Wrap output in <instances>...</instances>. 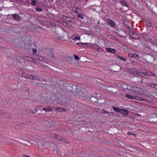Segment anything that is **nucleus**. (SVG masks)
I'll return each instance as SVG.
<instances>
[{"label":"nucleus","instance_id":"obj_42","mask_svg":"<svg viewBox=\"0 0 157 157\" xmlns=\"http://www.w3.org/2000/svg\"><path fill=\"white\" fill-rule=\"evenodd\" d=\"M147 24L148 26L150 27L151 26V24L150 22H147Z\"/></svg>","mask_w":157,"mask_h":157},{"label":"nucleus","instance_id":"obj_9","mask_svg":"<svg viewBox=\"0 0 157 157\" xmlns=\"http://www.w3.org/2000/svg\"><path fill=\"white\" fill-rule=\"evenodd\" d=\"M144 45L145 47L147 48H149L151 46L150 43H148V44H147L146 42L147 41H150V40H144Z\"/></svg>","mask_w":157,"mask_h":157},{"label":"nucleus","instance_id":"obj_6","mask_svg":"<svg viewBox=\"0 0 157 157\" xmlns=\"http://www.w3.org/2000/svg\"><path fill=\"white\" fill-rule=\"evenodd\" d=\"M105 50L109 52L114 53L116 52V50L115 49L112 48H106Z\"/></svg>","mask_w":157,"mask_h":157},{"label":"nucleus","instance_id":"obj_54","mask_svg":"<svg viewBox=\"0 0 157 157\" xmlns=\"http://www.w3.org/2000/svg\"><path fill=\"white\" fill-rule=\"evenodd\" d=\"M40 108H41V107H40V106H39V107L38 109H40Z\"/></svg>","mask_w":157,"mask_h":157},{"label":"nucleus","instance_id":"obj_14","mask_svg":"<svg viewBox=\"0 0 157 157\" xmlns=\"http://www.w3.org/2000/svg\"><path fill=\"white\" fill-rule=\"evenodd\" d=\"M25 60L29 62H32L33 61V59L32 58L29 57L25 56L24 57Z\"/></svg>","mask_w":157,"mask_h":157},{"label":"nucleus","instance_id":"obj_16","mask_svg":"<svg viewBox=\"0 0 157 157\" xmlns=\"http://www.w3.org/2000/svg\"><path fill=\"white\" fill-rule=\"evenodd\" d=\"M112 108L115 111L117 112L118 113H120V112L121 111V110L120 109L116 107L115 106H113Z\"/></svg>","mask_w":157,"mask_h":157},{"label":"nucleus","instance_id":"obj_2","mask_svg":"<svg viewBox=\"0 0 157 157\" xmlns=\"http://www.w3.org/2000/svg\"><path fill=\"white\" fill-rule=\"evenodd\" d=\"M142 71H143V76L144 75L145 76H152L155 78L157 77V76L156 75L153 73V72L148 70L146 69H144L143 70H142Z\"/></svg>","mask_w":157,"mask_h":157},{"label":"nucleus","instance_id":"obj_5","mask_svg":"<svg viewBox=\"0 0 157 157\" xmlns=\"http://www.w3.org/2000/svg\"><path fill=\"white\" fill-rule=\"evenodd\" d=\"M25 126L24 124L21 123L19 125H16L15 126V127L17 129H22Z\"/></svg>","mask_w":157,"mask_h":157},{"label":"nucleus","instance_id":"obj_36","mask_svg":"<svg viewBox=\"0 0 157 157\" xmlns=\"http://www.w3.org/2000/svg\"><path fill=\"white\" fill-rule=\"evenodd\" d=\"M33 78V75H29L28 79L32 80Z\"/></svg>","mask_w":157,"mask_h":157},{"label":"nucleus","instance_id":"obj_29","mask_svg":"<svg viewBox=\"0 0 157 157\" xmlns=\"http://www.w3.org/2000/svg\"><path fill=\"white\" fill-rule=\"evenodd\" d=\"M119 59L123 61H127V59L126 58H124L122 56H120Z\"/></svg>","mask_w":157,"mask_h":157},{"label":"nucleus","instance_id":"obj_19","mask_svg":"<svg viewBox=\"0 0 157 157\" xmlns=\"http://www.w3.org/2000/svg\"><path fill=\"white\" fill-rule=\"evenodd\" d=\"M143 38L146 39H149L150 38L149 35L147 34H145L143 35Z\"/></svg>","mask_w":157,"mask_h":157},{"label":"nucleus","instance_id":"obj_48","mask_svg":"<svg viewBox=\"0 0 157 157\" xmlns=\"http://www.w3.org/2000/svg\"><path fill=\"white\" fill-rule=\"evenodd\" d=\"M5 114V113H2V114H1V116L2 117H3V116L4 115V114Z\"/></svg>","mask_w":157,"mask_h":157},{"label":"nucleus","instance_id":"obj_8","mask_svg":"<svg viewBox=\"0 0 157 157\" xmlns=\"http://www.w3.org/2000/svg\"><path fill=\"white\" fill-rule=\"evenodd\" d=\"M52 110V108L50 107H48L47 108H44L43 109V110L46 112L51 111Z\"/></svg>","mask_w":157,"mask_h":157},{"label":"nucleus","instance_id":"obj_41","mask_svg":"<svg viewBox=\"0 0 157 157\" xmlns=\"http://www.w3.org/2000/svg\"><path fill=\"white\" fill-rule=\"evenodd\" d=\"M32 62L34 63H37L38 62L37 60H36L35 59H33V61Z\"/></svg>","mask_w":157,"mask_h":157},{"label":"nucleus","instance_id":"obj_44","mask_svg":"<svg viewBox=\"0 0 157 157\" xmlns=\"http://www.w3.org/2000/svg\"><path fill=\"white\" fill-rule=\"evenodd\" d=\"M34 110L35 112H34L35 113L37 111V108L36 107H35V109H34Z\"/></svg>","mask_w":157,"mask_h":157},{"label":"nucleus","instance_id":"obj_21","mask_svg":"<svg viewBox=\"0 0 157 157\" xmlns=\"http://www.w3.org/2000/svg\"><path fill=\"white\" fill-rule=\"evenodd\" d=\"M125 97L128 99H134V97L128 94L126 95Z\"/></svg>","mask_w":157,"mask_h":157},{"label":"nucleus","instance_id":"obj_27","mask_svg":"<svg viewBox=\"0 0 157 157\" xmlns=\"http://www.w3.org/2000/svg\"><path fill=\"white\" fill-rule=\"evenodd\" d=\"M154 84H154V83H148L147 85H148V86H149L153 88V87H154Z\"/></svg>","mask_w":157,"mask_h":157},{"label":"nucleus","instance_id":"obj_39","mask_svg":"<svg viewBox=\"0 0 157 157\" xmlns=\"http://www.w3.org/2000/svg\"><path fill=\"white\" fill-rule=\"evenodd\" d=\"M115 56L119 59L120 57V56L118 54H115Z\"/></svg>","mask_w":157,"mask_h":157},{"label":"nucleus","instance_id":"obj_40","mask_svg":"<svg viewBox=\"0 0 157 157\" xmlns=\"http://www.w3.org/2000/svg\"><path fill=\"white\" fill-rule=\"evenodd\" d=\"M67 142V140L63 138V139L62 140V142L63 143H66Z\"/></svg>","mask_w":157,"mask_h":157},{"label":"nucleus","instance_id":"obj_7","mask_svg":"<svg viewBox=\"0 0 157 157\" xmlns=\"http://www.w3.org/2000/svg\"><path fill=\"white\" fill-rule=\"evenodd\" d=\"M123 115L127 116L128 114V111L125 109H122L120 112Z\"/></svg>","mask_w":157,"mask_h":157},{"label":"nucleus","instance_id":"obj_10","mask_svg":"<svg viewBox=\"0 0 157 157\" xmlns=\"http://www.w3.org/2000/svg\"><path fill=\"white\" fill-rule=\"evenodd\" d=\"M148 43H150V46L156 45L157 44V42L155 40H150V41H147L146 42L147 44H148Z\"/></svg>","mask_w":157,"mask_h":157},{"label":"nucleus","instance_id":"obj_53","mask_svg":"<svg viewBox=\"0 0 157 157\" xmlns=\"http://www.w3.org/2000/svg\"><path fill=\"white\" fill-rule=\"evenodd\" d=\"M110 38H112V37L113 36H111L110 35Z\"/></svg>","mask_w":157,"mask_h":157},{"label":"nucleus","instance_id":"obj_13","mask_svg":"<svg viewBox=\"0 0 157 157\" xmlns=\"http://www.w3.org/2000/svg\"><path fill=\"white\" fill-rule=\"evenodd\" d=\"M55 138L56 139L58 140L61 142H62V140L63 139V137L58 135H56Z\"/></svg>","mask_w":157,"mask_h":157},{"label":"nucleus","instance_id":"obj_26","mask_svg":"<svg viewBox=\"0 0 157 157\" xmlns=\"http://www.w3.org/2000/svg\"><path fill=\"white\" fill-rule=\"evenodd\" d=\"M38 59L39 60H41L43 61H45V58L43 57L42 56H39L38 58Z\"/></svg>","mask_w":157,"mask_h":157},{"label":"nucleus","instance_id":"obj_47","mask_svg":"<svg viewBox=\"0 0 157 157\" xmlns=\"http://www.w3.org/2000/svg\"><path fill=\"white\" fill-rule=\"evenodd\" d=\"M75 40H71V41L70 42L72 43H74L75 42Z\"/></svg>","mask_w":157,"mask_h":157},{"label":"nucleus","instance_id":"obj_18","mask_svg":"<svg viewBox=\"0 0 157 157\" xmlns=\"http://www.w3.org/2000/svg\"><path fill=\"white\" fill-rule=\"evenodd\" d=\"M102 109L100 108H96L94 109V111L98 113H101Z\"/></svg>","mask_w":157,"mask_h":157},{"label":"nucleus","instance_id":"obj_31","mask_svg":"<svg viewBox=\"0 0 157 157\" xmlns=\"http://www.w3.org/2000/svg\"><path fill=\"white\" fill-rule=\"evenodd\" d=\"M127 134L128 135H133V136H135L136 137L137 136V135L136 134L134 133H132V132H127Z\"/></svg>","mask_w":157,"mask_h":157},{"label":"nucleus","instance_id":"obj_20","mask_svg":"<svg viewBox=\"0 0 157 157\" xmlns=\"http://www.w3.org/2000/svg\"><path fill=\"white\" fill-rule=\"evenodd\" d=\"M90 100L93 102H95L97 101V99L95 97L91 96L90 98Z\"/></svg>","mask_w":157,"mask_h":157},{"label":"nucleus","instance_id":"obj_15","mask_svg":"<svg viewBox=\"0 0 157 157\" xmlns=\"http://www.w3.org/2000/svg\"><path fill=\"white\" fill-rule=\"evenodd\" d=\"M80 37L79 36H78L76 35H74L71 37L72 39L78 40L80 39Z\"/></svg>","mask_w":157,"mask_h":157},{"label":"nucleus","instance_id":"obj_32","mask_svg":"<svg viewBox=\"0 0 157 157\" xmlns=\"http://www.w3.org/2000/svg\"><path fill=\"white\" fill-rule=\"evenodd\" d=\"M130 61H131V63L133 65H136L137 64L136 62L134 60H130Z\"/></svg>","mask_w":157,"mask_h":157},{"label":"nucleus","instance_id":"obj_17","mask_svg":"<svg viewBox=\"0 0 157 157\" xmlns=\"http://www.w3.org/2000/svg\"><path fill=\"white\" fill-rule=\"evenodd\" d=\"M121 4L126 7H128V4L123 0H122L121 1Z\"/></svg>","mask_w":157,"mask_h":157},{"label":"nucleus","instance_id":"obj_22","mask_svg":"<svg viewBox=\"0 0 157 157\" xmlns=\"http://www.w3.org/2000/svg\"><path fill=\"white\" fill-rule=\"evenodd\" d=\"M13 17L14 19L17 21H19L20 18V17L19 15H15L13 16Z\"/></svg>","mask_w":157,"mask_h":157},{"label":"nucleus","instance_id":"obj_49","mask_svg":"<svg viewBox=\"0 0 157 157\" xmlns=\"http://www.w3.org/2000/svg\"><path fill=\"white\" fill-rule=\"evenodd\" d=\"M51 54L52 57H55V55L54 54H52V53Z\"/></svg>","mask_w":157,"mask_h":157},{"label":"nucleus","instance_id":"obj_45","mask_svg":"<svg viewBox=\"0 0 157 157\" xmlns=\"http://www.w3.org/2000/svg\"><path fill=\"white\" fill-rule=\"evenodd\" d=\"M153 88L157 89V84H155Z\"/></svg>","mask_w":157,"mask_h":157},{"label":"nucleus","instance_id":"obj_23","mask_svg":"<svg viewBox=\"0 0 157 157\" xmlns=\"http://www.w3.org/2000/svg\"><path fill=\"white\" fill-rule=\"evenodd\" d=\"M33 80H40V78L37 75H33V78L32 79Z\"/></svg>","mask_w":157,"mask_h":157},{"label":"nucleus","instance_id":"obj_3","mask_svg":"<svg viewBox=\"0 0 157 157\" xmlns=\"http://www.w3.org/2000/svg\"><path fill=\"white\" fill-rule=\"evenodd\" d=\"M107 21L108 22V25H109L112 27L113 28H114L116 26V24L115 22L111 20L110 19H107Z\"/></svg>","mask_w":157,"mask_h":157},{"label":"nucleus","instance_id":"obj_33","mask_svg":"<svg viewBox=\"0 0 157 157\" xmlns=\"http://www.w3.org/2000/svg\"><path fill=\"white\" fill-rule=\"evenodd\" d=\"M135 99L139 101H142V98L139 97H135Z\"/></svg>","mask_w":157,"mask_h":157},{"label":"nucleus","instance_id":"obj_43","mask_svg":"<svg viewBox=\"0 0 157 157\" xmlns=\"http://www.w3.org/2000/svg\"><path fill=\"white\" fill-rule=\"evenodd\" d=\"M106 113L107 114H108L109 115V116H111V115H110V114H112L113 113H110L109 112L107 111Z\"/></svg>","mask_w":157,"mask_h":157},{"label":"nucleus","instance_id":"obj_52","mask_svg":"<svg viewBox=\"0 0 157 157\" xmlns=\"http://www.w3.org/2000/svg\"><path fill=\"white\" fill-rule=\"evenodd\" d=\"M113 113L112 114H110V115H111V116L114 115L113 113Z\"/></svg>","mask_w":157,"mask_h":157},{"label":"nucleus","instance_id":"obj_34","mask_svg":"<svg viewBox=\"0 0 157 157\" xmlns=\"http://www.w3.org/2000/svg\"><path fill=\"white\" fill-rule=\"evenodd\" d=\"M36 10L37 11L41 12L42 10V9L38 7L36 8Z\"/></svg>","mask_w":157,"mask_h":157},{"label":"nucleus","instance_id":"obj_55","mask_svg":"<svg viewBox=\"0 0 157 157\" xmlns=\"http://www.w3.org/2000/svg\"><path fill=\"white\" fill-rule=\"evenodd\" d=\"M62 109V110H63L64 111H65V109Z\"/></svg>","mask_w":157,"mask_h":157},{"label":"nucleus","instance_id":"obj_28","mask_svg":"<svg viewBox=\"0 0 157 157\" xmlns=\"http://www.w3.org/2000/svg\"><path fill=\"white\" fill-rule=\"evenodd\" d=\"M26 113H30V114H34V112L33 111L31 110H26Z\"/></svg>","mask_w":157,"mask_h":157},{"label":"nucleus","instance_id":"obj_56","mask_svg":"<svg viewBox=\"0 0 157 157\" xmlns=\"http://www.w3.org/2000/svg\"><path fill=\"white\" fill-rule=\"evenodd\" d=\"M132 88H135V87H132Z\"/></svg>","mask_w":157,"mask_h":157},{"label":"nucleus","instance_id":"obj_1","mask_svg":"<svg viewBox=\"0 0 157 157\" xmlns=\"http://www.w3.org/2000/svg\"><path fill=\"white\" fill-rule=\"evenodd\" d=\"M129 73L134 75H137L138 76L143 77V71H139L138 70L135 68H132L129 70Z\"/></svg>","mask_w":157,"mask_h":157},{"label":"nucleus","instance_id":"obj_38","mask_svg":"<svg viewBox=\"0 0 157 157\" xmlns=\"http://www.w3.org/2000/svg\"><path fill=\"white\" fill-rule=\"evenodd\" d=\"M107 111L105 110L104 109H102V112H101V113H106Z\"/></svg>","mask_w":157,"mask_h":157},{"label":"nucleus","instance_id":"obj_46","mask_svg":"<svg viewBox=\"0 0 157 157\" xmlns=\"http://www.w3.org/2000/svg\"><path fill=\"white\" fill-rule=\"evenodd\" d=\"M142 101H147V100L146 99H144L142 98Z\"/></svg>","mask_w":157,"mask_h":157},{"label":"nucleus","instance_id":"obj_37","mask_svg":"<svg viewBox=\"0 0 157 157\" xmlns=\"http://www.w3.org/2000/svg\"><path fill=\"white\" fill-rule=\"evenodd\" d=\"M32 50H33V54H34L36 53L37 51V50L36 49H34V48H33L32 49Z\"/></svg>","mask_w":157,"mask_h":157},{"label":"nucleus","instance_id":"obj_30","mask_svg":"<svg viewBox=\"0 0 157 157\" xmlns=\"http://www.w3.org/2000/svg\"><path fill=\"white\" fill-rule=\"evenodd\" d=\"M78 17L82 19H83L84 17V15L83 14H79L77 15Z\"/></svg>","mask_w":157,"mask_h":157},{"label":"nucleus","instance_id":"obj_35","mask_svg":"<svg viewBox=\"0 0 157 157\" xmlns=\"http://www.w3.org/2000/svg\"><path fill=\"white\" fill-rule=\"evenodd\" d=\"M74 56L75 59L78 60L80 59L79 58V57L78 56H76V55H75V54L74 55Z\"/></svg>","mask_w":157,"mask_h":157},{"label":"nucleus","instance_id":"obj_25","mask_svg":"<svg viewBox=\"0 0 157 157\" xmlns=\"http://www.w3.org/2000/svg\"><path fill=\"white\" fill-rule=\"evenodd\" d=\"M22 77H23L25 78L28 79L29 76L28 74H25V73L24 72L23 73H22Z\"/></svg>","mask_w":157,"mask_h":157},{"label":"nucleus","instance_id":"obj_11","mask_svg":"<svg viewBox=\"0 0 157 157\" xmlns=\"http://www.w3.org/2000/svg\"><path fill=\"white\" fill-rule=\"evenodd\" d=\"M78 45H87V46H90V45L91 44L90 43H82V42H79L76 43Z\"/></svg>","mask_w":157,"mask_h":157},{"label":"nucleus","instance_id":"obj_12","mask_svg":"<svg viewBox=\"0 0 157 157\" xmlns=\"http://www.w3.org/2000/svg\"><path fill=\"white\" fill-rule=\"evenodd\" d=\"M128 56L132 57H138L139 58L140 57L139 56V55L137 54H129Z\"/></svg>","mask_w":157,"mask_h":157},{"label":"nucleus","instance_id":"obj_4","mask_svg":"<svg viewBox=\"0 0 157 157\" xmlns=\"http://www.w3.org/2000/svg\"><path fill=\"white\" fill-rule=\"evenodd\" d=\"M44 52L47 54H51L53 53V50L51 48H46L44 50Z\"/></svg>","mask_w":157,"mask_h":157},{"label":"nucleus","instance_id":"obj_51","mask_svg":"<svg viewBox=\"0 0 157 157\" xmlns=\"http://www.w3.org/2000/svg\"><path fill=\"white\" fill-rule=\"evenodd\" d=\"M78 9L76 8V11L75 12L76 13H77V10H78Z\"/></svg>","mask_w":157,"mask_h":157},{"label":"nucleus","instance_id":"obj_50","mask_svg":"<svg viewBox=\"0 0 157 157\" xmlns=\"http://www.w3.org/2000/svg\"><path fill=\"white\" fill-rule=\"evenodd\" d=\"M141 84H143V79H142L141 81Z\"/></svg>","mask_w":157,"mask_h":157},{"label":"nucleus","instance_id":"obj_24","mask_svg":"<svg viewBox=\"0 0 157 157\" xmlns=\"http://www.w3.org/2000/svg\"><path fill=\"white\" fill-rule=\"evenodd\" d=\"M31 4L34 6H35L36 4V0H32Z\"/></svg>","mask_w":157,"mask_h":157}]
</instances>
